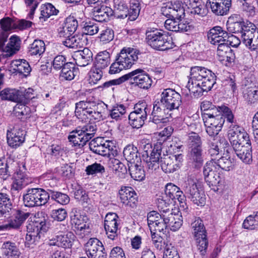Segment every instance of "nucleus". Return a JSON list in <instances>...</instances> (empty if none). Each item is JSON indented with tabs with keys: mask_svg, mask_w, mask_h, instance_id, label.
I'll use <instances>...</instances> for the list:
<instances>
[{
	"mask_svg": "<svg viewBox=\"0 0 258 258\" xmlns=\"http://www.w3.org/2000/svg\"><path fill=\"white\" fill-rule=\"evenodd\" d=\"M104 112L103 105L93 99H87L76 103L75 115L82 121L102 120Z\"/></svg>",
	"mask_w": 258,
	"mask_h": 258,
	"instance_id": "1",
	"label": "nucleus"
},
{
	"mask_svg": "<svg viewBox=\"0 0 258 258\" xmlns=\"http://www.w3.org/2000/svg\"><path fill=\"white\" fill-rule=\"evenodd\" d=\"M198 180L193 176H188L182 184V194H178L176 199L179 202L180 208L185 210L187 208L186 198L193 203L198 205L204 206L206 202L205 195L198 187Z\"/></svg>",
	"mask_w": 258,
	"mask_h": 258,
	"instance_id": "2",
	"label": "nucleus"
},
{
	"mask_svg": "<svg viewBox=\"0 0 258 258\" xmlns=\"http://www.w3.org/2000/svg\"><path fill=\"white\" fill-rule=\"evenodd\" d=\"M187 157L189 162L195 168H200L204 163L202 141L200 136L196 133L189 134L187 140Z\"/></svg>",
	"mask_w": 258,
	"mask_h": 258,
	"instance_id": "3",
	"label": "nucleus"
},
{
	"mask_svg": "<svg viewBox=\"0 0 258 258\" xmlns=\"http://www.w3.org/2000/svg\"><path fill=\"white\" fill-rule=\"evenodd\" d=\"M146 40L151 48L158 51H165L174 46L172 38L168 33L157 29L147 30Z\"/></svg>",
	"mask_w": 258,
	"mask_h": 258,
	"instance_id": "4",
	"label": "nucleus"
},
{
	"mask_svg": "<svg viewBox=\"0 0 258 258\" xmlns=\"http://www.w3.org/2000/svg\"><path fill=\"white\" fill-rule=\"evenodd\" d=\"M191 228L198 250L202 255H205L208 246V240L202 220L200 218H195L191 223Z\"/></svg>",
	"mask_w": 258,
	"mask_h": 258,
	"instance_id": "5",
	"label": "nucleus"
},
{
	"mask_svg": "<svg viewBox=\"0 0 258 258\" xmlns=\"http://www.w3.org/2000/svg\"><path fill=\"white\" fill-rule=\"evenodd\" d=\"M49 200L47 191L42 188H34L28 189L27 193L23 195L25 206L34 207L45 205Z\"/></svg>",
	"mask_w": 258,
	"mask_h": 258,
	"instance_id": "6",
	"label": "nucleus"
},
{
	"mask_svg": "<svg viewBox=\"0 0 258 258\" xmlns=\"http://www.w3.org/2000/svg\"><path fill=\"white\" fill-rule=\"evenodd\" d=\"M89 148L91 151L96 154L102 156L111 157L117 154V151L113 143L109 140H105L101 137H98L92 140L89 143Z\"/></svg>",
	"mask_w": 258,
	"mask_h": 258,
	"instance_id": "7",
	"label": "nucleus"
},
{
	"mask_svg": "<svg viewBox=\"0 0 258 258\" xmlns=\"http://www.w3.org/2000/svg\"><path fill=\"white\" fill-rule=\"evenodd\" d=\"M150 110L145 102H139L136 104L134 111L128 115L130 125L134 128L141 127L145 123V120L147 119V114L150 112Z\"/></svg>",
	"mask_w": 258,
	"mask_h": 258,
	"instance_id": "8",
	"label": "nucleus"
},
{
	"mask_svg": "<svg viewBox=\"0 0 258 258\" xmlns=\"http://www.w3.org/2000/svg\"><path fill=\"white\" fill-rule=\"evenodd\" d=\"M160 96L163 107L169 112L178 109L182 102L180 95L172 89H164Z\"/></svg>",
	"mask_w": 258,
	"mask_h": 258,
	"instance_id": "9",
	"label": "nucleus"
},
{
	"mask_svg": "<svg viewBox=\"0 0 258 258\" xmlns=\"http://www.w3.org/2000/svg\"><path fill=\"white\" fill-rule=\"evenodd\" d=\"M130 83L143 89H148L152 84V80L143 70L137 69L125 75Z\"/></svg>",
	"mask_w": 258,
	"mask_h": 258,
	"instance_id": "10",
	"label": "nucleus"
},
{
	"mask_svg": "<svg viewBox=\"0 0 258 258\" xmlns=\"http://www.w3.org/2000/svg\"><path fill=\"white\" fill-rule=\"evenodd\" d=\"M8 35V32H0V51L3 52V56L6 57L14 55L20 48V39L15 36H11L7 45L5 46Z\"/></svg>",
	"mask_w": 258,
	"mask_h": 258,
	"instance_id": "11",
	"label": "nucleus"
},
{
	"mask_svg": "<svg viewBox=\"0 0 258 258\" xmlns=\"http://www.w3.org/2000/svg\"><path fill=\"white\" fill-rule=\"evenodd\" d=\"M228 138L232 147L247 143L250 141L248 134L244 129L237 124H231L228 131Z\"/></svg>",
	"mask_w": 258,
	"mask_h": 258,
	"instance_id": "12",
	"label": "nucleus"
},
{
	"mask_svg": "<svg viewBox=\"0 0 258 258\" xmlns=\"http://www.w3.org/2000/svg\"><path fill=\"white\" fill-rule=\"evenodd\" d=\"M139 54V50L136 48L124 47L116 56V61H119L124 69H129L138 59Z\"/></svg>",
	"mask_w": 258,
	"mask_h": 258,
	"instance_id": "13",
	"label": "nucleus"
},
{
	"mask_svg": "<svg viewBox=\"0 0 258 258\" xmlns=\"http://www.w3.org/2000/svg\"><path fill=\"white\" fill-rule=\"evenodd\" d=\"M216 78L215 74L211 71L210 74H208L201 80L199 86L190 87V90L189 91L190 93L192 94L197 98L202 96L204 92H207L211 90L216 83Z\"/></svg>",
	"mask_w": 258,
	"mask_h": 258,
	"instance_id": "14",
	"label": "nucleus"
},
{
	"mask_svg": "<svg viewBox=\"0 0 258 258\" xmlns=\"http://www.w3.org/2000/svg\"><path fill=\"white\" fill-rule=\"evenodd\" d=\"M89 258H107V254L102 242L97 238H90L85 245Z\"/></svg>",
	"mask_w": 258,
	"mask_h": 258,
	"instance_id": "15",
	"label": "nucleus"
},
{
	"mask_svg": "<svg viewBox=\"0 0 258 258\" xmlns=\"http://www.w3.org/2000/svg\"><path fill=\"white\" fill-rule=\"evenodd\" d=\"M218 170H215L212 162H207L204 167L203 173L205 179L210 187H213L212 189L216 190L220 181V177Z\"/></svg>",
	"mask_w": 258,
	"mask_h": 258,
	"instance_id": "16",
	"label": "nucleus"
},
{
	"mask_svg": "<svg viewBox=\"0 0 258 258\" xmlns=\"http://www.w3.org/2000/svg\"><path fill=\"white\" fill-rule=\"evenodd\" d=\"M118 216L114 213H108L104 220V228L108 237L114 240L118 235Z\"/></svg>",
	"mask_w": 258,
	"mask_h": 258,
	"instance_id": "17",
	"label": "nucleus"
},
{
	"mask_svg": "<svg viewBox=\"0 0 258 258\" xmlns=\"http://www.w3.org/2000/svg\"><path fill=\"white\" fill-rule=\"evenodd\" d=\"M211 71L205 67L195 66L190 69V78L187 85V88L188 90H190V87H196L199 86L201 80L205 76L210 74Z\"/></svg>",
	"mask_w": 258,
	"mask_h": 258,
	"instance_id": "18",
	"label": "nucleus"
},
{
	"mask_svg": "<svg viewBox=\"0 0 258 258\" xmlns=\"http://www.w3.org/2000/svg\"><path fill=\"white\" fill-rule=\"evenodd\" d=\"M207 7H210L212 12L217 16L226 15L231 6V0H207Z\"/></svg>",
	"mask_w": 258,
	"mask_h": 258,
	"instance_id": "19",
	"label": "nucleus"
},
{
	"mask_svg": "<svg viewBox=\"0 0 258 258\" xmlns=\"http://www.w3.org/2000/svg\"><path fill=\"white\" fill-rule=\"evenodd\" d=\"M163 224H164L163 230L169 228L173 231L178 230L182 225V220L181 216L178 214H174L171 211H168L162 215Z\"/></svg>",
	"mask_w": 258,
	"mask_h": 258,
	"instance_id": "20",
	"label": "nucleus"
},
{
	"mask_svg": "<svg viewBox=\"0 0 258 258\" xmlns=\"http://www.w3.org/2000/svg\"><path fill=\"white\" fill-rule=\"evenodd\" d=\"M172 113L163 107V104L160 101H155L153 104V111L152 112V122L155 124L164 122L165 119L169 116L172 117Z\"/></svg>",
	"mask_w": 258,
	"mask_h": 258,
	"instance_id": "21",
	"label": "nucleus"
},
{
	"mask_svg": "<svg viewBox=\"0 0 258 258\" xmlns=\"http://www.w3.org/2000/svg\"><path fill=\"white\" fill-rule=\"evenodd\" d=\"M121 202L125 206L134 208L138 202V196L134 189L130 186H123L119 190Z\"/></svg>",
	"mask_w": 258,
	"mask_h": 258,
	"instance_id": "22",
	"label": "nucleus"
},
{
	"mask_svg": "<svg viewBox=\"0 0 258 258\" xmlns=\"http://www.w3.org/2000/svg\"><path fill=\"white\" fill-rule=\"evenodd\" d=\"M235 154L243 162L250 164L252 161V149L250 140L243 145H238L232 147Z\"/></svg>",
	"mask_w": 258,
	"mask_h": 258,
	"instance_id": "23",
	"label": "nucleus"
},
{
	"mask_svg": "<svg viewBox=\"0 0 258 258\" xmlns=\"http://www.w3.org/2000/svg\"><path fill=\"white\" fill-rule=\"evenodd\" d=\"M180 156V154L172 156L164 155L160 161L162 170L165 173H171L176 170L180 166V162L177 159Z\"/></svg>",
	"mask_w": 258,
	"mask_h": 258,
	"instance_id": "24",
	"label": "nucleus"
},
{
	"mask_svg": "<svg viewBox=\"0 0 258 258\" xmlns=\"http://www.w3.org/2000/svg\"><path fill=\"white\" fill-rule=\"evenodd\" d=\"M163 215L164 213L159 214L155 211H151L148 214V224L151 232L152 233L153 231L163 232L164 224L163 223Z\"/></svg>",
	"mask_w": 258,
	"mask_h": 258,
	"instance_id": "25",
	"label": "nucleus"
},
{
	"mask_svg": "<svg viewBox=\"0 0 258 258\" xmlns=\"http://www.w3.org/2000/svg\"><path fill=\"white\" fill-rule=\"evenodd\" d=\"M43 222H35L27 226V233L26 240L29 243H34L40 238L41 231L43 230Z\"/></svg>",
	"mask_w": 258,
	"mask_h": 258,
	"instance_id": "26",
	"label": "nucleus"
},
{
	"mask_svg": "<svg viewBox=\"0 0 258 258\" xmlns=\"http://www.w3.org/2000/svg\"><path fill=\"white\" fill-rule=\"evenodd\" d=\"M161 145L156 144L153 148V150L150 152L148 157L144 159L146 162L147 165L149 169L156 170L159 167L160 159H161Z\"/></svg>",
	"mask_w": 258,
	"mask_h": 258,
	"instance_id": "27",
	"label": "nucleus"
},
{
	"mask_svg": "<svg viewBox=\"0 0 258 258\" xmlns=\"http://www.w3.org/2000/svg\"><path fill=\"white\" fill-rule=\"evenodd\" d=\"M88 42L87 36L86 35L80 33L72 35L69 38H66L62 41V44L69 48H78L83 47Z\"/></svg>",
	"mask_w": 258,
	"mask_h": 258,
	"instance_id": "28",
	"label": "nucleus"
},
{
	"mask_svg": "<svg viewBox=\"0 0 258 258\" xmlns=\"http://www.w3.org/2000/svg\"><path fill=\"white\" fill-rule=\"evenodd\" d=\"M70 218L71 224L76 228L81 231L86 228V224L88 218L85 215L81 214L80 209L73 208L70 212Z\"/></svg>",
	"mask_w": 258,
	"mask_h": 258,
	"instance_id": "29",
	"label": "nucleus"
},
{
	"mask_svg": "<svg viewBox=\"0 0 258 258\" xmlns=\"http://www.w3.org/2000/svg\"><path fill=\"white\" fill-rule=\"evenodd\" d=\"M31 182L27 174L22 170L19 169L14 175V179L11 185V190L19 191Z\"/></svg>",
	"mask_w": 258,
	"mask_h": 258,
	"instance_id": "30",
	"label": "nucleus"
},
{
	"mask_svg": "<svg viewBox=\"0 0 258 258\" xmlns=\"http://www.w3.org/2000/svg\"><path fill=\"white\" fill-rule=\"evenodd\" d=\"M227 32L220 26H216L210 29L208 33V39L212 44L215 45L219 43L225 42Z\"/></svg>",
	"mask_w": 258,
	"mask_h": 258,
	"instance_id": "31",
	"label": "nucleus"
},
{
	"mask_svg": "<svg viewBox=\"0 0 258 258\" xmlns=\"http://www.w3.org/2000/svg\"><path fill=\"white\" fill-rule=\"evenodd\" d=\"M26 132L22 130H14L12 132L7 133V142L13 148L20 146L24 142Z\"/></svg>",
	"mask_w": 258,
	"mask_h": 258,
	"instance_id": "32",
	"label": "nucleus"
},
{
	"mask_svg": "<svg viewBox=\"0 0 258 258\" xmlns=\"http://www.w3.org/2000/svg\"><path fill=\"white\" fill-rule=\"evenodd\" d=\"M30 213L20 210H17L14 214V218L8 224H5L6 230L18 229L29 216Z\"/></svg>",
	"mask_w": 258,
	"mask_h": 258,
	"instance_id": "33",
	"label": "nucleus"
},
{
	"mask_svg": "<svg viewBox=\"0 0 258 258\" xmlns=\"http://www.w3.org/2000/svg\"><path fill=\"white\" fill-rule=\"evenodd\" d=\"M161 14L169 18H178L181 17L183 13V9L181 7H178L176 5L172 3L164 4L161 9Z\"/></svg>",
	"mask_w": 258,
	"mask_h": 258,
	"instance_id": "34",
	"label": "nucleus"
},
{
	"mask_svg": "<svg viewBox=\"0 0 258 258\" xmlns=\"http://www.w3.org/2000/svg\"><path fill=\"white\" fill-rule=\"evenodd\" d=\"M123 154L127 161V165L142 161L137 148L133 145L126 146L124 148Z\"/></svg>",
	"mask_w": 258,
	"mask_h": 258,
	"instance_id": "35",
	"label": "nucleus"
},
{
	"mask_svg": "<svg viewBox=\"0 0 258 258\" xmlns=\"http://www.w3.org/2000/svg\"><path fill=\"white\" fill-rule=\"evenodd\" d=\"M110 62V55L107 51L99 52L96 56L93 66L97 70H103L106 68Z\"/></svg>",
	"mask_w": 258,
	"mask_h": 258,
	"instance_id": "36",
	"label": "nucleus"
},
{
	"mask_svg": "<svg viewBox=\"0 0 258 258\" xmlns=\"http://www.w3.org/2000/svg\"><path fill=\"white\" fill-rule=\"evenodd\" d=\"M99 7H94L93 11L94 19L98 22H102L106 21L109 17L112 15V10L108 7L103 5Z\"/></svg>",
	"mask_w": 258,
	"mask_h": 258,
	"instance_id": "37",
	"label": "nucleus"
},
{
	"mask_svg": "<svg viewBox=\"0 0 258 258\" xmlns=\"http://www.w3.org/2000/svg\"><path fill=\"white\" fill-rule=\"evenodd\" d=\"M3 255L7 258L19 257L20 251L16 243L10 241L4 242L1 247Z\"/></svg>",
	"mask_w": 258,
	"mask_h": 258,
	"instance_id": "38",
	"label": "nucleus"
},
{
	"mask_svg": "<svg viewBox=\"0 0 258 258\" xmlns=\"http://www.w3.org/2000/svg\"><path fill=\"white\" fill-rule=\"evenodd\" d=\"M93 60V53L88 48H85L78 52L76 55V63L80 67H85Z\"/></svg>",
	"mask_w": 258,
	"mask_h": 258,
	"instance_id": "39",
	"label": "nucleus"
},
{
	"mask_svg": "<svg viewBox=\"0 0 258 258\" xmlns=\"http://www.w3.org/2000/svg\"><path fill=\"white\" fill-rule=\"evenodd\" d=\"M11 68L15 72L26 76L31 72V69L29 63L24 59L13 60L11 62Z\"/></svg>",
	"mask_w": 258,
	"mask_h": 258,
	"instance_id": "40",
	"label": "nucleus"
},
{
	"mask_svg": "<svg viewBox=\"0 0 258 258\" xmlns=\"http://www.w3.org/2000/svg\"><path fill=\"white\" fill-rule=\"evenodd\" d=\"M208 162H212L215 170L221 169L226 171L230 170L233 166V163L229 157H221L218 159L212 158Z\"/></svg>",
	"mask_w": 258,
	"mask_h": 258,
	"instance_id": "41",
	"label": "nucleus"
},
{
	"mask_svg": "<svg viewBox=\"0 0 258 258\" xmlns=\"http://www.w3.org/2000/svg\"><path fill=\"white\" fill-rule=\"evenodd\" d=\"M82 133L80 127L73 131L68 137L69 141L73 143L74 146H84L88 141V137H85V135Z\"/></svg>",
	"mask_w": 258,
	"mask_h": 258,
	"instance_id": "42",
	"label": "nucleus"
},
{
	"mask_svg": "<svg viewBox=\"0 0 258 258\" xmlns=\"http://www.w3.org/2000/svg\"><path fill=\"white\" fill-rule=\"evenodd\" d=\"M131 177L136 180L141 181L145 177V171L142 165V161L128 165Z\"/></svg>",
	"mask_w": 258,
	"mask_h": 258,
	"instance_id": "43",
	"label": "nucleus"
},
{
	"mask_svg": "<svg viewBox=\"0 0 258 258\" xmlns=\"http://www.w3.org/2000/svg\"><path fill=\"white\" fill-rule=\"evenodd\" d=\"M13 206L8 195L0 192V215L6 217L10 214Z\"/></svg>",
	"mask_w": 258,
	"mask_h": 258,
	"instance_id": "44",
	"label": "nucleus"
},
{
	"mask_svg": "<svg viewBox=\"0 0 258 258\" xmlns=\"http://www.w3.org/2000/svg\"><path fill=\"white\" fill-rule=\"evenodd\" d=\"M21 91L16 89L7 88L0 92V96L3 100H7L21 103Z\"/></svg>",
	"mask_w": 258,
	"mask_h": 258,
	"instance_id": "45",
	"label": "nucleus"
},
{
	"mask_svg": "<svg viewBox=\"0 0 258 258\" xmlns=\"http://www.w3.org/2000/svg\"><path fill=\"white\" fill-rule=\"evenodd\" d=\"M75 238V235L70 232L58 235H57V245L65 248H70L72 246Z\"/></svg>",
	"mask_w": 258,
	"mask_h": 258,
	"instance_id": "46",
	"label": "nucleus"
},
{
	"mask_svg": "<svg viewBox=\"0 0 258 258\" xmlns=\"http://www.w3.org/2000/svg\"><path fill=\"white\" fill-rule=\"evenodd\" d=\"M109 165L115 171V174L120 177H123L127 173L126 166L118 159L114 158H110Z\"/></svg>",
	"mask_w": 258,
	"mask_h": 258,
	"instance_id": "47",
	"label": "nucleus"
},
{
	"mask_svg": "<svg viewBox=\"0 0 258 258\" xmlns=\"http://www.w3.org/2000/svg\"><path fill=\"white\" fill-rule=\"evenodd\" d=\"M255 35H258V30L253 24L249 23L247 24L246 27H244L241 35L242 41L243 43H248Z\"/></svg>",
	"mask_w": 258,
	"mask_h": 258,
	"instance_id": "48",
	"label": "nucleus"
},
{
	"mask_svg": "<svg viewBox=\"0 0 258 258\" xmlns=\"http://www.w3.org/2000/svg\"><path fill=\"white\" fill-rule=\"evenodd\" d=\"M244 98L248 104H254L258 101V87H248L245 90Z\"/></svg>",
	"mask_w": 258,
	"mask_h": 258,
	"instance_id": "49",
	"label": "nucleus"
},
{
	"mask_svg": "<svg viewBox=\"0 0 258 258\" xmlns=\"http://www.w3.org/2000/svg\"><path fill=\"white\" fill-rule=\"evenodd\" d=\"M49 199H51L61 205H67L70 202L69 197L65 194L52 189H48Z\"/></svg>",
	"mask_w": 258,
	"mask_h": 258,
	"instance_id": "50",
	"label": "nucleus"
},
{
	"mask_svg": "<svg viewBox=\"0 0 258 258\" xmlns=\"http://www.w3.org/2000/svg\"><path fill=\"white\" fill-rule=\"evenodd\" d=\"M45 50L44 42L41 40H35L30 45L29 53L32 55H41Z\"/></svg>",
	"mask_w": 258,
	"mask_h": 258,
	"instance_id": "51",
	"label": "nucleus"
},
{
	"mask_svg": "<svg viewBox=\"0 0 258 258\" xmlns=\"http://www.w3.org/2000/svg\"><path fill=\"white\" fill-rule=\"evenodd\" d=\"M76 71L75 65L72 62H68L61 69L60 77L66 80H72L75 76V72Z\"/></svg>",
	"mask_w": 258,
	"mask_h": 258,
	"instance_id": "52",
	"label": "nucleus"
},
{
	"mask_svg": "<svg viewBox=\"0 0 258 258\" xmlns=\"http://www.w3.org/2000/svg\"><path fill=\"white\" fill-rule=\"evenodd\" d=\"M20 91H21V103L23 104L20 105L22 106V108H25V111H22L21 112H18V113H21V114L22 115L25 114L26 115L27 113V111L26 110L25 106L23 104L28 103L29 100L33 97L32 96L33 89L31 88H28V89L20 90ZM27 109L28 111H29V108L28 107H27Z\"/></svg>",
	"mask_w": 258,
	"mask_h": 258,
	"instance_id": "53",
	"label": "nucleus"
},
{
	"mask_svg": "<svg viewBox=\"0 0 258 258\" xmlns=\"http://www.w3.org/2000/svg\"><path fill=\"white\" fill-rule=\"evenodd\" d=\"M58 13V10L50 3H48L41 8L40 19H43L44 21L49 18L51 16L56 15Z\"/></svg>",
	"mask_w": 258,
	"mask_h": 258,
	"instance_id": "54",
	"label": "nucleus"
},
{
	"mask_svg": "<svg viewBox=\"0 0 258 258\" xmlns=\"http://www.w3.org/2000/svg\"><path fill=\"white\" fill-rule=\"evenodd\" d=\"M140 9V3L138 1L131 0L130 9L126 8L125 12H127L131 20H135L138 16Z\"/></svg>",
	"mask_w": 258,
	"mask_h": 258,
	"instance_id": "55",
	"label": "nucleus"
},
{
	"mask_svg": "<svg viewBox=\"0 0 258 258\" xmlns=\"http://www.w3.org/2000/svg\"><path fill=\"white\" fill-rule=\"evenodd\" d=\"M216 45H217V54L219 56L223 57V59L226 57L228 61H231V59H233V58L227 55L228 53H231V55L232 53L231 52V49L227 44L226 42L219 43Z\"/></svg>",
	"mask_w": 258,
	"mask_h": 258,
	"instance_id": "56",
	"label": "nucleus"
},
{
	"mask_svg": "<svg viewBox=\"0 0 258 258\" xmlns=\"http://www.w3.org/2000/svg\"><path fill=\"white\" fill-rule=\"evenodd\" d=\"M245 229L253 230L258 228V212L255 215L248 216L243 223Z\"/></svg>",
	"mask_w": 258,
	"mask_h": 258,
	"instance_id": "57",
	"label": "nucleus"
},
{
	"mask_svg": "<svg viewBox=\"0 0 258 258\" xmlns=\"http://www.w3.org/2000/svg\"><path fill=\"white\" fill-rule=\"evenodd\" d=\"M165 193L170 199L174 200L176 199V197L178 194H182V190H180L179 187L173 183H169L166 185Z\"/></svg>",
	"mask_w": 258,
	"mask_h": 258,
	"instance_id": "58",
	"label": "nucleus"
},
{
	"mask_svg": "<svg viewBox=\"0 0 258 258\" xmlns=\"http://www.w3.org/2000/svg\"><path fill=\"white\" fill-rule=\"evenodd\" d=\"M205 125L217 126L222 127L225 122V118L223 116H218L217 117L203 118Z\"/></svg>",
	"mask_w": 258,
	"mask_h": 258,
	"instance_id": "59",
	"label": "nucleus"
},
{
	"mask_svg": "<svg viewBox=\"0 0 258 258\" xmlns=\"http://www.w3.org/2000/svg\"><path fill=\"white\" fill-rule=\"evenodd\" d=\"M126 108L122 104H117L113 106L110 112V117L116 120L120 119V117L125 113Z\"/></svg>",
	"mask_w": 258,
	"mask_h": 258,
	"instance_id": "60",
	"label": "nucleus"
},
{
	"mask_svg": "<svg viewBox=\"0 0 258 258\" xmlns=\"http://www.w3.org/2000/svg\"><path fill=\"white\" fill-rule=\"evenodd\" d=\"M86 173L88 175H93L105 172V168L100 163H95L88 165L86 169Z\"/></svg>",
	"mask_w": 258,
	"mask_h": 258,
	"instance_id": "61",
	"label": "nucleus"
},
{
	"mask_svg": "<svg viewBox=\"0 0 258 258\" xmlns=\"http://www.w3.org/2000/svg\"><path fill=\"white\" fill-rule=\"evenodd\" d=\"M2 32H8L12 29H15V21L9 17L4 18L0 20Z\"/></svg>",
	"mask_w": 258,
	"mask_h": 258,
	"instance_id": "62",
	"label": "nucleus"
},
{
	"mask_svg": "<svg viewBox=\"0 0 258 258\" xmlns=\"http://www.w3.org/2000/svg\"><path fill=\"white\" fill-rule=\"evenodd\" d=\"M84 33L86 35H93L96 34L99 31L98 24L94 22H89L86 23L84 28Z\"/></svg>",
	"mask_w": 258,
	"mask_h": 258,
	"instance_id": "63",
	"label": "nucleus"
},
{
	"mask_svg": "<svg viewBox=\"0 0 258 258\" xmlns=\"http://www.w3.org/2000/svg\"><path fill=\"white\" fill-rule=\"evenodd\" d=\"M64 25L72 34L76 31L78 26L77 20L71 16L66 18Z\"/></svg>",
	"mask_w": 258,
	"mask_h": 258,
	"instance_id": "64",
	"label": "nucleus"
}]
</instances>
